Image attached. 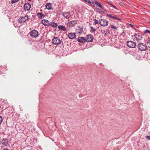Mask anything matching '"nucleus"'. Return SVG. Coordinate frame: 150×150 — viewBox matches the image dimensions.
I'll return each mask as SVG.
<instances>
[{"label":"nucleus","instance_id":"nucleus-1","mask_svg":"<svg viewBox=\"0 0 150 150\" xmlns=\"http://www.w3.org/2000/svg\"><path fill=\"white\" fill-rule=\"evenodd\" d=\"M147 46L145 44L140 43L138 44L137 48L139 50L143 51L146 50Z\"/></svg>","mask_w":150,"mask_h":150},{"label":"nucleus","instance_id":"nucleus-2","mask_svg":"<svg viewBox=\"0 0 150 150\" xmlns=\"http://www.w3.org/2000/svg\"><path fill=\"white\" fill-rule=\"evenodd\" d=\"M134 36V41L138 42L142 40V34L139 33H135Z\"/></svg>","mask_w":150,"mask_h":150},{"label":"nucleus","instance_id":"nucleus-3","mask_svg":"<svg viewBox=\"0 0 150 150\" xmlns=\"http://www.w3.org/2000/svg\"><path fill=\"white\" fill-rule=\"evenodd\" d=\"M29 19L28 16L27 15L24 17H21L18 20V22L21 23L23 22H25L26 20L28 21Z\"/></svg>","mask_w":150,"mask_h":150},{"label":"nucleus","instance_id":"nucleus-4","mask_svg":"<svg viewBox=\"0 0 150 150\" xmlns=\"http://www.w3.org/2000/svg\"><path fill=\"white\" fill-rule=\"evenodd\" d=\"M127 46L129 47L133 48L136 46L135 42L133 41H128L127 42Z\"/></svg>","mask_w":150,"mask_h":150},{"label":"nucleus","instance_id":"nucleus-5","mask_svg":"<svg viewBox=\"0 0 150 150\" xmlns=\"http://www.w3.org/2000/svg\"><path fill=\"white\" fill-rule=\"evenodd\" d=\"M60 39L57 37H55L52 40V42L55 45H59L61 42Z\"/></svg>","mask_w":150,"mask_h":150},{"label":"nucleus","instance_id":"nucleus-6","mask_svg":"<svg viewBox=\"0 0 150 150\" xmlns=\"http://www.w3.org/2000/svg\"><path fill=\"white\" fill-rule=\"evenodd\" d=\"M100 24L101 25L106 26L108 25V21L105 19H101Z\"/></svg>","mask_w":150,"mask_h":150},{"label":"nucleus","instance_id":"nucleus-7","mask_svg":"<svg viewBox=\"0 0 150 150\" xmlns=\"http://www.w3.org/2000/svg\"><path fill=\"white\" fill-rule=\"evenodd\" d=\"M30 35L33 38L37 37L38 35V32L37 30H33L30 32Z\"/></svg>","mask_w":150,"mask_h":150},{"label":"nucleus","instance_id":"nucleus-8","mask_svg":"<svg viewBox=\"0 0 150 150\" xmlns=\"http://www.w3.org/2000/svg\"><path fill=\"white\" fill-rule=\"evenodd\" d=\"M86 38V41L88 42H92L93 39V36L91 35H89L87 36Z\"/></svg>","mask_w":150,"mask_h":150},{"label":"nucleus","instance_id":"nucleus-9","mask_svg":"<svg viewBox=\"0 0 150 150\" xmlns=\"http://www.w3.org/2000/svg\"><path fill=\"white\" fill-rule=\"evenodd\" d=\"M67 37L70 39H73L76 38V35L75 33H69Z\"/></svg>","mask_w":150,"mask_h":150},{"label":"nucleus","instance_id":"nucleus-10","mask_svg":"<svg viewBox=\"0 0 150 150\" xmlns=\"http://www.w3.org/2000/svg\"><path fill=\"white\" fill-rule=\"evenodd\" d=\"M62 15L67 19H69L71 17L69 12H64L62 13Z\"/></svg>","mask_w":150,"mask_h":150},{"label":"nucleus","instance_id":"nucleus-11","mask_svg":"<svg viewBox=\"0 0 150 150\" xmlns=\"http://www.w3.org/2000/svg\"><path fill=\"white\" fill-rule=\"evenodd\" d=\"M41 23L45 26H49L50 22L46 19H43Z\"/></svg>","mask_w":150,"mask_h":150},{"label":"nucleus","instance_id":"nucleus-12","mask_svg":"<svg viewBox=\"0 0 150 150\" xmlns=\"http://www.w3.org/2000/svg\"><path fill=\"white\" fill-rule=\"evenodd\" d=\"M77 41L80 43H84L86 41V38L83 37H79L78 38Z\"/></svg>","mask_w":150,"mask_h":150},{"label":"nucleus","instance_id":"nucleus-13","mask_svg":"<svg viewBox=\"0 0 150 150\" xmlns=\"http://www.w3.org/2000/svg\"><path fill=\"white\" fill-rule=\"evenodd\" d=\"M24 8L25 10L28 11L31 8V5L29 3H26L24 4Z\"/></svg>","mask_w":150,"mask_h":150},{"label":"nucleus","instance_id":"nucleus-14","mask_svg":"<svg viewBox=\"0 0 150 150\" xmlns=\"http://www.w3.org/2000/svg\"><path fill=\"white\" fill-rule=\"evenodd\" d=\"M77 23V21L76 20H72L70 21L69 23V25L70 26H74Z\"/></svg>","mask_w":150,"mask_h":150},{"label":"nucleus","instance_id":"nucleus-15","mask_svg":"<svg viewBox=\"0 0 150 150\" xmlns=\"http://www.w3.org/2000/svg\"><path fill=\"white\" fill-rule=\"evenodd\" d=\"M83 28L81 26H78L76 32L78 33H82L83 32Z\"/></svg>","mask_w":150,"mask_h":150},{"label":"nucleus","instance_id":"nucleus-16","mask_svg":"<svg viewBox=\"0 0 150 150\" xmlns=\"http://www.w3.org/2000/svg\"><path fill=\"white\" fill-rule=\"evenodd\" d=\"M45 7L48 10H50L52 8V4L50 3H47L45 6Z\"/></svg>","mask_w":150,"mask_h":150},{"label":"nucleus","instance_id":"nucleus-17","mask_svg":"<svg viewBox=\"0 0 150 150\" xmlns=\"http://www.w3.org/2000/svg\"><path fill=\"white\" fill-rule=\"evenodd\" d=\"M58 28L60 30L66 31L67 30L66 28L64 26L62 25H59L58 27Z\"/></svg>","mask_w":150,"mask_h":150},{"label":"nucleus","instance_id":"nucleus-18","mask_svg":"<svg viewBox=\"0 0 150 150\" xmlns=\"http://www.w3.org/2000/svg\"><path fill=\"white\" fill-rule=\"evenodd\" d=\"M49 26H51L53 27H56L58 26V24L57 23L52 22H50Z\"/></svg>","mask_w":150,"mask_h":150},{"label":"nucleus","instance_id":"nucleus-19","mask_svg":"<svg viewBox=\"0 0 150 150\" xmlns=\"http://www.w3.org/2000/svg\"><path fill=\"white\" fill-rule=\"evenodd\" d=\"M93 4H95L98 7H99L100 8L103 9V6H102L100 3H99L97 1H94L93 2Z\"/></svg>","mask_w":150,"mask_h":150},{"label":"nucleus","instance_id":"nucleus-20","mask_svg":"<svg viewBox=\"0 0 150 150\" xmlns=\"http://www.w3.org/2000/svg\"><path fill=\"white\" fill-rule=\"evenodd\" d=\"M7 139H6L3 138L2 141V143L3 145H4L5 146H7V143H6V141Z\"/></svg>","mask_w":150,"mask_h":150},{"label":"nucleus","instance_id":"nucleus-21","mask_svg":"<svg viewBox=\"0 0 150 150\" xmlns=\"http://www.w3.org/2000/svg\"><path fill=\"white\" fill-rule=\"evenodd\" d=\"M37 16L40 18H42V17L44 16L43 14L40 13H38L37 14Z\"/></svg>","mask_w":150,"mask_h":150},{"label":"nucleus","instance_id":"nucleus-22","mask_svg":"<svg viewBox=\"0 0 150 150\" xmlns=\"http://www.w3.org/2000/svg\"><path fill=\"white\" fill-rule=\"evenodd\" d=\"M112 18L119 21H121V19L120 18L117 17L116 16H113Z\"/></svg>","mask_w":150,"mask_h":150},{"label":"nucleus","instance_id":"nucleus-23","mask_svg":"<svg viewBox=\"0 0 150 150\" xmlns=\"http://www.w3.org/2000/svg\"><path fill=\"white\" fill-rule=\"evenodd\" d=\"M94 21H95V24H98V23H99L100 24V20L99 21L96 20V19H94Z\"/></svg>","mask_w":150,"mask_h":150},{"label":"nucleus","instance_id":"nucleus-24","mask_svg":"<svg viewBox=\"0 0 150 150\" xmlns=\"http://www.w3.org/2000/svg\"><path fill=\"white\" fill-rule=\"evenodd\" d=\"M91 30H90V31L92 33H93L96 31V29L95 28H93V27H90Z\"/></svg>","mask_w":150,"mask_h":150},{"label":"nucleus","instance_id":"nucleus-25","mask_svg":"<svg viewBox=\"0 0 150 150\" xmlns=\"http://www.w3.org/2000/svg\"><path fill=\"white\" fill-rule=\"evenodd\" d=\"M144 32L145 33L150 34V30H144Z\"/></svg>","mask_w":150,"mask_h":150},{"label":"nucleus","instance_id":"nucleus-26","mask_svg":"<svg viewBox=\"0 0 150 150\" xmlns=\"http://www.w3.org/2000/svg\"><path fill=\"white\" fill-rule=\"evenodd\" d=\"M20 0H11V3L12 4H14L16 2Z\"/></svg>","mask_w":150,"mask_h":150},{"label":"nucleus","instance_id":"nucleus-27","mask_svg":"<svg viewBox=\"0 0 150 150\" xmlns=\"http://www.w3.org/2000/svg\"><path fill=\"white\" fill-rule=\"evenodd\" d=\"M111 28L112 29H114L116 30L117 29V27L116 26L113 25H111Z\"/></svg>","mask_w":150,"mask_h":150},{"label":"nucleus","instance_id":"nucleus-28","mask_svg":"<svg viewBox=\"0 0 150 150\" xmlns=\"http://www.w3.org/2000/svg\"><path fill=\"white\" fill-rule=\"evenodd\" d=\"M107 16L109 17H110L111 18H112V17H113V16H112L110 14H107Z\"/></svg>","mask_w":150,"mask_h":150},{"label":"nucleus","instance_id":"nucleus-29","mask_svg":"<svg viewBox=\"0 0 150 150\" xmlns=\"http://www.w3.org/2000/svg\"><path fill=\"white\" fill-rule=\"evenodd\" d=\"M3 120L2 117L0 116V124H1Z\"/></svg>","mask_w":150,"mask_h":150},{"label":"nucleus","instance_id":"nucleus-30","mask_svg":"<svg viewBox=\"0 0 150 150\" xmlns=\"http://www.w3.org/2000/svg\"><path fill=\"white\" fill-rule=\"evenodd\" d=\"M147 43L150 44V38H149L147 40Z\"/></svg>","mask_w":150,"mask_h":150},{"label":"nucleus","instance_id":"nucleus-31","mask_svg":"<svg viewBox=\"0 0 150 150\" xmlns=\"http://www.w3.org/2000/svg\"><path fill=\"white\" fill-rule=\"evenodd\" d=\"M146 137L147 139H148L150 140V136H146Z\"/></svg>","mask_w":150,"mask_h":150},{"label":"nucleus","instance_id":"nucleus-32","mask_svg":"<svg viewBox=\"0 0 150 150\" xmlns=\"http://www.w3.org/2000/svg\"><path fill=\"white\" fill-rule=\"evenodd\" d=\"M112 6H113V7L115 9L117 10V8L115 6H114L113 5H112Z\"/></svg>","mask_w":150,"mask_h":150},{"label":"nucleus","instance_id":"nucleus-33","mask_svg":"<svg viewBox=\"0 0 150 150\" xmlns=\"http://www.w3.org/2000/svg\"><path fill=\"white\" fill-rule=\"evenodd\" d=\"M131 27L132 28H134V25H131Z\"/></svg>","mask_w":150,"mask_h":150},{"label":"nucleus","instance_id":"nucleus-34","mask_svg":"<svg viewBox=\"0 0 150 150\" xmlns=\"http://www.w3.org/2000/svg\"><path fill=\"white\" fill-rule=\"evenodd\" d=\"M3 150H9L5 148V149H4Z\"/></svg>","mask_w":150,"mask_h":150}]
</instances>
